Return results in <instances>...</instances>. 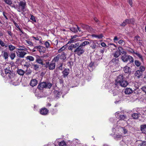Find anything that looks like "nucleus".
I'll use <instances>...</instances> for the list:
<instances>
[{
    "label": "nucleus",
    "instance_id": "4be33fe9",
    "mask_svg": "<svg viewBox=\"0 0 146 146\" xmlns=\"http://www.w3.org/2000/svg\"><path fill=\"white\" fill-rule=\"evenodd\" d=\"M141 130L142 133L146 134V125H143L141 126Z\"/></svg>",
    "mask_w": 146,
    "mask_h": 146
},
{
    "label": "nucleus",
    "instance_id": "f3484780",
    "mask_svg": "<svg viewBox=\"0 0 146 146\" xmlns=\"http://www.w3.org/2000/svg\"><path fill=\"white\" fill-rule=\"evenodd\" d=\"M55 64L53 61H52L50 63H49L48 69L50 70H52L55 68Z\"/></svg>",
    "mask_w": 146,
    "mask_h": 146
},
{
    "label": "nucleus",
    "instance_id": "9d476101",
    "mask_svg": "<svg viewBox=\"0 0 146 146\" xmlns=\"http://www.w3.org/2000/svg\"><path fill=\"white\" fill-rule=\"evenodd\" d=\"M79 42H77L74 44H72L70 45L68 47V49L69 50L72 51L74 48H76L77 47L79 46Z\"/></svg>",
    "mask_w": 146,
    "mask_h": 146
},
{
    "label": "nucleus",
    "instance_id": "3c124183",
    "mask_svg": "<svg viewBox=\"0 0 146 146\" xmlns=\"http://www.w3.org/2000/svg\"><path fill=\"white\" fill-rule=\"evenodd\" d=\"M49 62H47L45 63L44 64L43 63V66L46 68H48L49 65Z\"/></svg>",
    "mask_w": 146,
    "mask_h": 146
},
{
    "label": "nucleus",
    "instance_id": "6e6d98bb",
    "mask_svg": "<svg viewBox=\"0 0 146 146\" xmlns=\"http://www.w3.org/2000/svg\"><path fill=\"white\" fill-rule=\"evenodd\" d=\"M44 44L46 48H48L50 47V44L49 43V42L47 41H46L45 42V43Z\"/></svg>",
    "mask_w": 146,
    "mask_h": 146
},
{
    "label": "nucleus",
    "instance_id": "e433bc0d",
    "mask_svg": "<svg viewBox=\"0 0 146 146\" xmlns=\"http://www.w3.org/2000/svg\"><path fill=\"white\" fill-rule=\"evenodd\" d=\"M120 55L119 52L118 50L113 54V56L115 57L118 58Z\"/></svg>",
    "mask_w": 146,
    "mask_h": 146
},
{
    "label": "nucleus",
    "instance_id": "0e129e2a",
    "mask_svg": "<svg viewBox=\"0 0 146 146\" xmlns=\"http://www.w3.org/2000/svg\"><path fill=\"white\" fill-rule=\"evenodd\" d=\"M32 38H34L36 40H39V39L40 38V36L39 37H35L34 36H33L32 37Z\"/></svg>",
    "mask_w": 146,
    "mask_h": 146
},
{
    "label": "nucleus",
    "instance_id": "393cba45",
    "mask_svg": "<svg viewBox=\"0 0 146 146\" xmlns=\"http://www.w3.org/2000/svg\"><path fill=\"white\" fill-rule=\"evenodd\" d=\"M69 70L68 69H65L63 72V76L64 77L67 76L69 74Z\"/></svg>",
    "mask_w": 146,
    "mask_h": 146
},
{
    "label": "nucleus",
    "instance_id": "20e7f679",
    "mask_svg": "<svg viewBox=\"0 0 146 146\" xmlns=\"http://www.w3.org/2000/svg\"><path fill=\"white\" fill-rule=\"evenodd\" d=\"M85 52L84 47H83L80 44L73 51L74 54H76L78 56H80Z\"/></svg>",
    "mask_w": 146,
    "mask_h": 146
},
{
    "label": "nucleus",
    "instance_id": "473e14b6",
    "mask_svg": "<svg viewBox=\"0 0 146 146\" xmlns=\"http://www.w3.org/2000/svg\"><path fill=\"white\" fill-rule=\"evenodd\" d=\"M111 61L115 64H118L119 62V59L117 57H115V58H113L111 60Z\"/></svg>",
    "mask_w": 146,
    "mask_h": 146
},
{
    "label": "nucleus",
    "instance_id": "423d86ee",
    "mask_svg": "<svg viewBox=\"0 0 146 146\" xmlns=\"http://www.w3.org/2000/svg\"><path fill=\"white\" fill-rule=\"evenodd\" d=\"M134 19L133 18L126 19L120 25V26L124 27L128 24L130 23L133 24L134 22Z\"/></svg>",
    "mask_w": 146,
    "mask_h": 146
},
{
    "label": "nucleus",
    "instance_id": "72a5a7b5",
    "mask_svg": "<svg viewBox=\"0 0 146 146\" xmlns=\"http://www.w3.org/2000/svg\"><path fill=\"white\" fill-rule=\"evenodd\" d=\"M45 84L46 88L50 89L52 86V84L51 83L48 82H45Z\"/></svg>",
    "mask_w": 146,
    "mask_h": 146
},
{
    "label": "nucleus",
    "instance_id": "f704fd0d",
    "mask_svg": "<svg viewBox=\"0 0 146 146\" xmlns=\"http://www.w3.org/2000/svg\"><path fill=\"white\" fill-rule=\"evenodd\" d=\"M0 45H1V46H5V48H7L8 46V45L7 44H6L5 43H4L3 41H2L1 40H0Z\"/></svg>",
    "mask_w": 146,
    "mask_h": 146
},
{
    "label": "nucleus",
    "instance_id": "bf43d9fd",
    "mask_svg": "<svg viewBox=\"0 0 146 146\" xmlns=\"http://www.w3.org/2000/svg\"><path fill=\"white\" fill-rule=\"evenodd\" d=\"M26 43L28 44L29 45H30L31 46H33V43L31 42L28 40H26Z\"/></svg>",
    "mask_w": 146,
    "mask_h": 146
},
{
    "label": "nucleus",
    "instance_id": "338daca9",
    "mask_svg": "<svg viewBox=\"0 0 146 146\" xmlns=\"http://www.w3.org/2000/svg\"><path fill=\"white\" fill-rule=\"evenodd\" d=\"M103 36L102 34H100L97 35V38L99 39L102 38Z\"/></svg>",
    "mask_w": 146,
    "mask_h": 146
},
{
    "label": "nucleus",
    "instance_id": "79ce46f5",
    "mask_svg": "<svg viewBox=\"0 0 146 146\" xmlns=\"http://www.w3.org/2000/svg\"><path fill=\"white\" fill-rule=\"evenodd\" d=\"M33 67V69L35 70H37L39 68V66L38 64H34L32 65Z\"/></svg>",
    "mask_w": 146,
    "mask_h": 146
},
{
    "label": "nucleus",
    "instance_id": "37998d69",
    "mask_svg": "<svg viewBox=\"0 0 146 146\" xmlns=\"http://www.w3.org/2000/svg\"><path fill=\"white\" fill-rule=\"evenodd\" d=\"M3 57L5 59H7L8 57V53L7 52H4L3 54Z\"/></svg>",
    "mask_w": 146,
    "mask_h": 146
},
{
    "label": "nucleus",
    "instance_id": "f257e3e1",
    "mask_svg": "<svg viewBox=\"0 0 146 146\" xmlns=\"http://www.w3.org/2000/svg\"><path fill=\"white\" fill-rule=\"evenodd\" d=\"M115 81V85H119L123 87H125L128 84L125 77L122 74H119L117 77Z\"/></svg>",
    "mask_w": 146,
    "mask_h": 146
},
{
    "label": "nucleus",
    "instance_id": "f03ea898",
    "mask_svg": "<svg viewBox=\"0 0 146 146\" xmlns=\"http://www.w3.org/2000/svg\"><path fill=\"white\" fill-rule=\"evenodd\" d=\"M13 71L11 72V73L8 74V77L11 79V80L13 81V85L15 86H17L19 84V81L18 78L15 76L14 73L13 72Z\"/></svg>",
    "mask_w": 146,
    "mask_h": 146
},
{
    "label": "nucleus",
    "instance_id": "8fccbe9b",
    "mask_svg": "<svg viewBox=\"0 0 146 146\" xmlns=\"http://www.w3.org/2000/svg\"><path fill=\"white\" fill-rule=\"evenodd\" d=\"M15 54L14 53H12L10 55V57L12 60L14 59L15 57Z\"/></svg>",
    "mask_w": 146,
    "mask_h": 146
},
{
    "label": "nucleus",
    "instance_id": "6e6552de",
    "mask_svg": "<svg viewBox=\"0 0 146 146\" xmlns=\"http://www.w3.org/2000/svg\"><path fill=\"white\" fill-rule=\"evenodd\" d=\"M80 25L83 29L86 30L89 32H91L92 31V28L90 26L82 23H80Z\"/></svg>",
    "mask_w": 146,
    "mask_h": 146
},
{
    "label": "nucleus",
    "instance_id": "f8f14e48",
    "mask_svg": "<svg viewBox=\"0 0 146 146\" xmlns=\"http://www.w3.org/2000/svg\"><path fill=\"white\" fill-rule=\"evenodd\" d=\"M115 115L116 117L118 119H119L120 120H124L126 118V116L124 115H120L119 114V113L117 112L115 113Z\"/></svg>",
    "mask_w": 146,
    "mask_h": 146
},
{
    "label": "nucleus",
    "instance_id": "2eb2a0df",
    "mask_svg": "<svg viewBox=\"0 0 146 146\" xmlns=\"http://www.w3.org/2000/svg\"><path fill=\"white\" fill-rule=\"evenodd\" d=\"M143 73L141 71H139V70H137L136 71L135 73V77H136L138 78H140L141 76L142 75Z\"/></svg>",
    "mask_w": 146,
    "mask_h": 146
},
{
    "label": "nucleus",
    "instance_id": "603ef678",
    "mask_svg": "<svg viewBox=\"0 0 146 146\" xmlns=\"http://www.w3.org/2000/svg\"><path fill=\"white\" fill-rule=\"evenodd\" d=\"M122 137V136L120 135H117L115 137V139L117 140L120 139Z\"/></svg>",
    "mask_w": 146,
    "mask_h": 146
},
{
    "label": "nucleus",
    "instance_id": "1a4fd4ad",
    "mask_svg": "<svg viewBox=\"0 0 146 146\" xmlns=\"http://www.w3.org/2000/svg\"><path fill=\"white\" fill-rule=\"evenodd\" d=\"M89 42L90 46L92 49H95L98 46V43L96 40H90Z\"/></svg>",
    "mask_w": 146,
    "mask_h": 146
},
{
    "label": "nucleus",
    "instance_id": "e2e57ef3",
    "mask_svg": "<svg viewBox=\"0 0 146 146\" xmlns=\"http://www.w3.org/2000/svg\"><path fill=\"white\" fill-rule=\"evenodd\" d=\"M141 89L145 93H146V86H143L141 88Z\"/></svg>",
    "mask_w": 146,
    "mask_h": 146
},
{
    "label": "nucleus",
    "instance_id": "052dcab7",
    "mask_svg": "<svg viewBox=\"0 0 146 146\" xmlns=\"http://www.w3.org/2000/svg\"><path fill=\"white\" fill-rule=\"evenodd\" d=\"M30 19L35 22H36V20L35 19V17L32 15H31V18H30Z\"/></svg>",
    "mask_w": 146,
    "mask_h": 146
},
{
    "label": "nucleus",
    "instance_id": "69168bd1",
    "mask_svg": "<svg viewBox=\"0 0 146 146\" xmlns=\"http://www.w3.org/2000/svg\"><path fill=\"white\" fill-rule=\"evenodd\" d=\"M128 3L131 7H132L133 1L132 0H129Z\"/></svg>",
    "mask_w": 146,
    "mask_h": 146
},
{
    "label": "nucleus",
    "instance_id": "13d9d810",
    "mask_svg": "<svg viewBox=\"0 0 146 146\" xmlns=\"http://www.w3.org/2000/svg\"><path fill=\"white\" fill-rule=\"evenodd\" d=\"M76 41L75 40L72 39V38L68 42V44L69 43H71L75 42Z\"/></svg>",
    "mask_w": 146,
    "mask_h": 146
},
{
    "label": "nucleus",
    "instance_id": "58836bf2",
    "mask_svg": "<svg viewBox=\"0 0 146 146\" xmlns=\"http://www.w3.org/2000/svg\"><path fill=\"white\" fill-rule=\"evenodd\" d=\"M36 61L37 63L41 64L42 65L43 64V62L42 60L40 58H37L36 60Z\"/></svg>",
    "mask_w": 146,
    "mask_h": 146
},
{
    "label": "nucleus",
    "instance_id": "7c9ffc66",
    "mask_svg": "<svg viewBox=\"0 0 146 146\" xmlns=\"http://www.w3.org/2000/svg\"><path fill=\"white\" fill-rule=\"evenodd\" d=\"M66 54L64 52H62V53L60 55V59L64 60L66 58Z\"/></svg>",
    "mask_w": 146,
    "mask_h": 146
},
{
    "label": "nucleus",
    "instance_id": "c03bdc74",
    "mask_svg": "<svg viewBox=\"0 0 146 146\" xmlns=\"http://www.w3.org/2000/svg\"><path fill=\"white\" fill-rule=\"evenodd\" d=\"M121 131L124 134H126L127 133V130L124 127L121 128Z\"/></svg>",
    "mask_w": 146,
    "mask_h": 146
},
{
    "label": "nucleus",
    "instance_id": "c9c22d12",
    "mask_svg": "<svg viewBox=\"0 0 146 146\" xmlns=\"http://www.w3.org/2000/svg\"><path fill=\"white\" fill-rule=\"evenodd\" d=\"M89 42H90L88 41H84L81 43L80 45L82 46L83 47H84L85 46L89 44L90 43Z\"/></svg>",
    "mask_w": 146,
    "mask_h": 146
},
{
    "label": "nucleus",
    "instance_id": "aec40b11",
    "mask_svg": "<svg viewBox=\"0 0 146 146\" xmlns=\"http://www.w3.org/2000/svg\"><path fill=\"white\" fill-rule=\"evenodd\" d=\"M37 84V80L35 79L31 80L30 82V85L33 87L36 86Z\"/></svg>",
    "mask_w": 146,
    "mask_h": 146
},
{
    "label": "nucleus",
    "instance_id": "4d7b16f0",
    "mask_svg": "<svg viewBox=\"0 0 146 146\" xmlns=\"http://www.w3.org/2000/svg\"><path fill=\"white\" fill-rule=\"evenodd\" d=\"M119 91L117 90H114L113 91V96H115L117 94L119 93Z\"/></svg>",
    "mask_w": 146,
    "mask_h": 146
},
{
    "label": "nucleus",
    "instance_id": "ddd939ff",
    "mask_svg": "<svg viewBox=\"0 0 146 146\" xmlns=\"http://www.w3.org/2000/svg\"><path fill=\"white\" fill-rule=\"evenodd\" d=\"M135 145L136 146H146V142H141L139 141H137L135 143Z\"/></svg>",
    "mask_w": 146,
    "mask_h": 146
},
{
    "label": "nucleus",
    "instance_id": "4c0bfd02",
    "mask_svg": "<svg viewBox=\"0 0 146 146\" xmlns=\"http://www.w3.org/2000/svg\"><path fill=\"white\" fill-rule=\"evenodd\" d=\"M46 50L45 48L42 46H40V49H39V51L40 52H44Z\"/></svg>",
    "mask_w": 146,
    "mask_h": 146
},
{
    "label": "nucleus",
    "instance_id": "c85d7f7f",
    "mask_svg": "<svg viewBox=\"0 0 146 146\" xmlns=\"http://www.w3.org/2000/svg\"><path fill=\"white\" fill-rule=\"evenodd\" d=\"M133 51V53H134L138 57H139V59L142 61L143 60V57L138 52H137L134 51L132 50Z\"/></svg>",
    "mask_w": 146,
    "mask_h": 146
},
{
    "label": "nucleus",
    "instance_id": "ea45409f",
    "mask_svg": "<svg viewBox=\"0 0 146 146\" xmlns=\"http://www.w3.org/2000/svg\"><path fill=\"white\" fill-rule=\"evenodd\" d=\"M9 50L10 51H12L15 49V47L13 46L12 44L9 45L8 46Z\"/></svg>",
    "mask_w": 146,
    "mask_h": 146
},
{
    "label": "nucleus",
    "instance_id": "4468645a",
    "mask_svg": "<svg viewBox=\"0 0 146 146\" xmlns=\"http://www.w3.org/2000/svg\"><path fill=\"white\" fill-rule=\"evenodd\" d=\"M17 56L20 58H23L27 54L24 52L18 51L17 52Z\"/></svg>",
    "mask_w": 146,
    "mask_h": 146
},
{
    "label": "nucleus",
    "instance_id": "5fc2aeb1",
    "mask_svg": "<svg viewBox=\"0 0 146 146\" xmlns=\"http://www.w3.org/2000/svg\"><path fill=\"white\" fill-rule=\"evenodd\" d=\"M4 1L7 4L10 5L12 4V2L11 0H4Z\"/></svg>",
    "mask_w": 146,
    "mask_h": 146
},
{
    "label": "nucleus",
    "instance_id": "a878e982",
    "mask_svg": "<svg viewBox=\"0 0 146 146\" xmlns=\"http://www.w3.org/2000/svg\"><path fill=\"white\" fill-rule=\"evenodd\" d=\"M17 72L19 75L21 76H23L25 73V72L21 69H18Z\"/></svg>",
    "mask_w": 146,
    "mask_h": 146
},
{
    "label": "nucleus",
    "instance_id": "0eeeda50",
    "mask_svg": "<svg viewBox=\"0 0 146 146\" xmlns=\"http://www.w3.org/2000/svg\"><path fill=\"white\" fill-rule=\"evenodd\" d=\"M123 141L124 142V143H125V145H127V146H130L132 143L131 139L129 136L124 137L123 138Z\"/></svg>",
    "mask_w": 146,
    "mask_h": 146
},
{
    "label": "nucleus",
    "instance_id": "b1692460",
    "mask_svg": "<svg viewBox=\"0 0 146 146\" xmlns=\"http://www.w3.org/2000/svg\"><path fill=\"white\" fill-rule=\"evenodd\" d=\"M53 93L56 97L58 98H59L61 94H62L60 91L57 90H55L53 92Z\"/></svg>",
    "mask_w": 146,
    "mask_h": 146
},
{
    "label": "nucleus",
    "instance_id": "09e8293b",
    "mask_svg": "<svg viewBox=\"0 0 146 146\" xmlns=\"http://www.w3.org/2000/svg\"><path fill=\"white\" fill-rule=\"evenodd\" d=\"M17 49L19 50H25L27 49L24 47V46H19L18 48H17Z\"/></svg>",
    "mask_w": 146,
    "mask_h": 146
},
{
    "label": "nucleus",
    "instance_id": "6ab92c4d",
    "mask_svg": "<svg viewBox=\"0 0 146 146\" xmlns=\"http://www.w3.org/2000/svg\"><path fill=\"white\" fill-rule=\"evenodd\" d=\"M45 82L40 83L38 85V88L40 90H42L44 88H46Z\"/></svg>",
    "mask_w": 146,
    "mask_h": 146
},
{
    "label": "nucleus",
    "instance_id": "a211bd4d",
    "mask_svg": "<svg viewBox=\"0 0 146 146\" xmlns=\"http://www.w3.org/2000/svg\"><path fill=\"white\" fill-rule=\"evenodd\" d=\"M141 38L139 36H136L134 38V41L135 42L139 44V45L141 44L142 43L141 42Z\"/></svg>",
    "mask_w": 146,
    "mask_h": 146
},
{
    "label": "nucleus",
    "instance_id": "412c9836",
    "mask_svg": "<svg viewBox=\"0 0 146 146\" xmlns=\"http://www.w3.org/2000/svg\"><path fill=\"white\" fill-rule=\"evenodd\" d=\"M124 92L126 94H130L133 92V90L131 88H126L125 89Z\"/></svg>",
    "mask_w": 146,
    "mask_h": 146
},
{
    "label": "nucleus",
    "instance_id": "a19ab883",
    "mask_svg": "<svg viewBox=\"0 0 146 146\" xmlns=\"http://www.w3.org/2000/svg\"><path fill=\"white\" fill-rule=\"evenodd\" d=\"M26 59L27 60H29V61H33L34 60V58L31 56H28L26 57Z\"/></svg>",
    "mask_w": 146,
    "mask_h": 146
},
{
    "label": "nucleus",
    "instance_id": "dca6fc26",
    "mask_svg": "<svg viewBox=\"0 0 146 146\" xmlns=\"http://www.w3.org/2000/svg\"><path fill=\"white\" fill-rule=\"evenodd\" d=\"M141 114L137 112V113H134L131 115V117L134 119H138L140 117Z\"/></svg>",
    "mask_w": 146,
    "mask_h": 146
},
{
    "label": "nucleus",
    "instance_id": "864d4df0",
    "mask_svg": "<svg viewBox=\"0 0 146 146\" xmlns=\"http://www.w3.org/2000/svg\"><path fill=\"white\" fill-rule=\"evenodd\" d=\"M139 71H141L143 73V72L145 70V67L142 66H140L139 67Z\"/></svg>",
    "mask_w": 146,
    "mask_h": 146
},
{
    "label": "nucleus",
    "instance_id": "cd10ccee",
    "mask_svg": "<svg viewBox=\"0 0 146 146\" xmlns=\"http://www.w3.org/2000/svg\"><path fill=\"white\" fill-rule=\"evenodd\" d=\"M60 54H58L56 56V57H55L53 59L52 61H53V62H58L59 61L60 59Z\"/></svg>",
    "mask_w": 146,
    "mask_h": 146
},
{
    "label": "nucleus",
    "instance_id": "c756f323",
    "mask_svg": "<svg viewBox=\"0 0 146 146\" xmlns=\"http://www.w3.org/2000/svg\"><path fill=\"white\" fill-rule=\"evenodd\" d=\"M136 88L134 89L132 93L136 94H138L140 93V91L139 89L138 88V87L136 86Z\"/></svg>",
    "mask_w": 146,
    "mask_h": 146
},
{
    "label": "nucleus",
    "instance_id": "5701e85b",
    "mask_svg": "<svg viewBox=\"0 0 146 146\" xmlns=\"http://www.w3.org/2000/svg\"><path fill=\"white\" fill-rule=\"evenodd\" d=\"M118 51L119 52L120 54L121 53L122 54L124 55L126 54V52L124 50L122 47H118Z\"/></svg>",
    "mask_w": 146,
    "mask_h": 146
},
{
    "label": "nucleus",
    "instance_id": "680f3d73",
    "mask_svg": "<svg viewBox=\"0 0 146 146\" xmlns=\"http://www.w3.org/2000/svg\"><path fill=\"white\" fill-rule=\"evenodd\" d=\"M65 48L64 46L62 47L58 50V53L61 52Z\"/></svg>",
    "mask_w": 146,
    "mask_h": 146
},
{
    "label": "nucleus",
    "instance_id": "de8ad7c7",
    "mask_svg": "<svg viewBox=\"0 0 146 146\" xmlns=\"http://www.w3.org/2000/svg\"><path fill=\"white\" fill-rule=\"evenodd\" d=\"M71 31L74 33H76L78 32L77 29L75 27H72L70 28Z\"/></svg>",
    "mask_w": 146,
    "mask_h": 146
},
{
    "label": "nucleus",
    "instance_id": "bb28decb",
    "mask_svg": "<svg viewBox=\"0 0 146 146\" xmlns=\"http://www.w3.org/2000/svg\"><path fill=\"white\" fill-rule=\"evenodd\" d=\"M123 70L125 73H130V68L127 66H125L123 68Z\"/></svg>",
    "mask_w": 146,
    "mask_h": 146
},
{
    "label": "nucleus",
    "instance_id": "39448f33",
    "mask_svg": "<svg viewBox=\"0 0 146 146\" xmlns=\"http://www.w3.org/2000/svg\"><path fill=\"white\" fill-rule=\"evenodd\" d=\"M121 59L124 62H127L129 60L130 63L133 62V59L131 56L124 55L121 56Z\"/></svg>",
    "mask_w": 146,
    "mask_h": 146
},
{
    "label": "nucleus",
    "instance_id": "7ed1b4c3",
    "mask_svg": "<svg viewBox=\"0 0 146 146\" xmlns=\"http://www.w3.org/2000/svg\"><path fill=\"white\" fill-rule=\"evenodd\" d=\"M18 5H17V7H16V10L18 12H24L25 11V9L26 7V3L25 2L23 1L18 2Z\"/></svg>",
    "mask_w": 146,
    "mask_h": 146
},
{
    "label": "nucleus",
    "instance_id": "a18cd8bd",
    "mask_svg": "<svg viewBox=\"0 0 146 146\" xmlns=\"http://www.w3.org/2000/svg\"><path fill=\"white\" fill-rule=\"evenodd\" d=\"M135 65L137 67L140 66L141 64V62L137 60H135Z\"/></svg>",
    "mask_w": 146,
    "mask_h": 146
},
{
    "label": "nucleus",
    "instance_id": "2f4dec72",
    "mask_svg": "<svg viewBox=\"0 0 146 146\" xmlns=\"http://www.w3.org/2000/svg\"><path fill=\"white\" fill-rule=\"evenodd\" d=\"M5 74H9L12 71L10 70V68L8 66L5 69Z\"/></svg>",
    "mask_w": 146,
    "mask_h": 146
},
{
    "label": "nucleus",
    "instance_id": "49530a36",
    "mask_svg": "<svg viewBox=\"0 0 146 146\" xmlns=\"http://www.w3.org/2000/svg\"><path fill=\"white\" fill-rule=\"evenodd\" d=\"M59 145L60 146H66V144L65 142L64 141L60 142L59 143Z\"/></svg>",
    "mask_w": 146,
    "mask_h": 146
},
{
    "label": "nucleus",
    "instance_id": "774afa93",
    "mask_svg": "<svg viewBox=\"0 0 146 146\" xmlns=\"http://www.w3.org/2000/svg\"><path fill=\"white\" fill-rule=\"evenodd\" d=\"M120 144L121 145H123L124 146H125L126 145L124 143V142L123 141V139H122V141L120 142Z\"/></svg>",
    "mask_w": 146,
    "mask_h": 146
},
{
    "label": "nucleus",
    "instance_id": "9b49d317",
    "mask_svg": "<svg viewBox=\"0 0 146 146\" xmlns=\"http://www.w3.org/2000/svg\"><path fill=\"white\" fill-rule=\"evenodd\" d=\"M40 113L43 115H46L48 114V110L45 108H43L40 110Z\"/></svg>",
    "mask_w": 146,
    "mask_h": 146
}]
</instances>
